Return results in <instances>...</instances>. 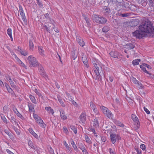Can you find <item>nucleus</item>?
Segmentation results:
<instances>
[{
    "label": "nucleus",
    "instance_id": "nucleus-54",
    "mask_svg": "<svg viewBox=\"0 0 154 154\" xmlns=\"http://www.w3.org/2000/svg\"><path fill=\"white\" fill-rule=\"evenodd\" d=\"M9 82L10 84V85L11 86L14 88H16V86L15 85L14 83V82L12 80L10 81Z\"/></svg>",
    "mask_w": 154,
    "mask_h": 154
},
{
    "label": "nucleus",
    "instance_id": "nucleus-33",
    "mask_svg": "<svg viewBox=\"0 0 154 154\" xmlns=\"http://www.w3.org/2000/svg\"><path fill=\"white\" fill-rule=\"evenodd\" d=\"M34 44L32 41L31 40L29 41V50L31 51L33 50Z\"/></svg>",
    "mask_w": 154,
    "mask_h": 154
},
{
    "label": "nucleus",
    "instance_id": "nucleus-10",
    "mask_svg": "<svg viewBox=\"0 0 154 154\" xmlns=\"http://www.w3.org/2000/svg\"><path fill=\"white\" fill-rule=\"evenodd\" d=\"M76 41L79 43V44L82 47H83L85 43L82 39L79 36H76Z\"/></svg>",
    "mask_w": 154,
    "mask_h": 154
},
{
    "label": "nucleus",
    "instance_id": "nucleus-9",
    "mask_svg": "<svg viewBox=\"0 0 154 154\" xmlns=\"http://www.w3.org/2000/svg\"><path fill=\"white\" fill-rule=\"evenodd\" d=\"M38 70L40 74L44 77H46L47 75L44 71V70L43 67H42L41 65L40 64V66H38Z\"/></svg>",
    "mask_w": 154,
    "mask_h": 154
},
{
    "label": "nucleus",
    "instance_id": "nucleus-34",
    "mask_svg": "<svg viewBox=\"0 0 154 154\" xmlns=\"http://www.w3.org/2000/svg\"><path fill=\"white\" fill-rule=\"evenodd\" d=\"M71 143L74 149L77 152L78 151V149L77 146L75 145V142L73 140H71Z\"/></svg>",
    "mask_w": 154,
    "mask_h": 154
},
{
    "label": "nucleus",
    "instance_id": "nucleus-25",
    "mask_svg": "<svg viewBox=\"0 0 154 154\" xmlns=\"http://www.w3.org/2000/svg\"><path fill=\"white\" fill-rule=\"evenodd\" d=\"M139 20L138 19H135L132 21L131 23L133 26H136L139 23Z\"/></svg>",
    "mask_w": 154,
    "mask_h": 154
},
{
    "label": "nucleus",
    "instance_id": "nucleus-41",
    "mask_svg": "<svg viewBox=\"0 0 154 154\" xmlns=\"http://www.w3.org/2000/svg\"><path fill=\"white\" fill-rule=\"evenodd\" d=\"M40 127L42 128H45L46 126V125L44 123V122L42 120V121L39 122L38 123Z\"/></svg>",
    "mask_w": 154,
    "mask_h": 154
},
{
    "label": "nucleus",
    "instance_id": "nucleus-55",
    "mask_svg": "<svg viewBox=\"0 0 154 154\" xmlns=\"http://www.w3.org/2000/svg\"><path fill=\"white\" fill-rule=\"evenodd\" d=\"M17 115L22 120H23L24 119V117L19 112L17 113Z\"/></svg>",
    "mask_w": 154,
    "mask_h": 154
},
{
    "label": "nucleus",
    "instance_id": "nucleus-46",
    "mask_svg": "<svg viewBox=\"0 0 154 154\" xmlns=\"http://www.w3.org/2000/svg\"><path fill=\"white\" fill-rule=\"evenodd\" d=\"M20 53L21 55L26 56L28 54V52L26 51H20Z\"/></svg>",
    "mask_w": 154,
    "mask_h": 154
},
{
    "label": "nucleus",
    "instance_id": "nucleus-59",
    "mask_svg": "<svg viewBox=\"0 0 154 154\" xmlns=\"http://www.w3.org/2000/svg\"><path fill=\"white\" fill-rule=\"evenodd\" d=\"M135 149L137 152V154H141V150L138 148H135Z\"/></svg>",
    "mask_w": 154,
    "mask_h": 154
},
{
    "label": "nucleus",
    "instance_id": "nucleus-6",
    "mask_svg": "<svg viewBox=\"0 0 154 154\" xmlns=\"http://www.w3.org/2000/svg\"><path fill=\"white\" fill-rule=\"evenodd\" d=\"M110 137L111 141L113 144H114L116 141H119L121 140L120 135L116 134L110 133Z\"/></svg>",
    "mask_w": 154,
    "mask_h": 154
},
{
    "label": "nucleus",
    "instance_id": "nucleus-2",
    "mask_svg": "<svg viewBox=\"0 0 154 154\" xmlns=\"http://www.w3.org/2000/svg\"><path fill=\"white\" fill-rule=\"evenodd\" d=\"M27 60L29 61V66L30 68L40 66V64L39 63L36 58L34 57L32 55H30L28 56L27 57Z\"/></svg>",
    "mask_w": 154,
    "mask_h": 154
},
{
    "label": "nucleus",
    "instance_id": "nucleus-32",
    "mask_svg": "<svg viewBox=\"0 0 154 154\" xmlns=\"http://www.w3.org/2000/svg\"><path fill=\"white\" fill-rule=\"evenodd\" d=\"M140 66L141 69L145 72L148 74H150V73L146 70L145 67L143 65V64L142 65H140Z\"/></svg>",
    "mask_w": 154,
    "mask_h": 154
},
{
    "label": "nucleus",
    "instance_id": "nucleus-30",
    "mask_svg": "<svg viewBox=\"0 0 154 154\" xmlns=\"http://www.w3.org/2000/svg\"><path fill=\"white\" fill-rule=\"evenodd\" d=\"M7 34L11 38V40L13 41V38L12 35V30L11 28H8L7 29Z\"/></svg>",
    "mask_w": 154,
    "mask_h": 154
},
{
    "label": "nucleus",
    "instance_id": "nucleus-23",
    "mask_svg": "<svg viewBox=\"0 0 154 154\" xmlns=\"http://www.w3.org/2000/svg\"><path fill=\"white\" fill-rule=\"evenodd\" d=\"M49 19L50 20V21H49V23H48V24L49 23H49H50L52 25V27L51 28V29L52 30H53V29H54L55 28V22L53 19H52L51 18H49Z\"/></svg>",
    "mask_w": 154,
    "mask_h": 154
},
{
    "label": "nucleus",
    "instance_id": "nucleus-8",
    "mask_svg": "<svg viewBox=\"0 0 154 154\" xmlns=\"http://www.w3.org/2000/svg\"><path fill=\"white\" fill-rule=\"evenodd\" d=\"M19 11L20 14L22 19L23 21L24 22L26 21V20L25 16V13L21 6H19Z\"/></svg>",
    "mask_w": 154,
    "mask_h": 154
},
{
    "label": "nucleus",
    "instance_id": "nucleus-62",
    "mask_svg": "<svg viewBox=\"0 0 154 154\" xmlns=\"http://www.w3.org/2000/svg\"><path fill=\"white\" fill-rule=\"evenodd\" d=\"M140 147L143 150H144L146 149V146L144 144H141L140 146Z\"/></svg>",
    "mask_w": 154,
    "mask_h": 154
},
{
    "label": "nucleus",
    "instance_id": "nucleus-38",
    "mask_svg": "<svg viewBox=\"0 0 154 154\" xmlns=\"http://www.w3.org/2000/svg\"><path fill=\"white\" fill-rule=\"evenodd\" d=\"M5 133L8 135L9 137L11 139H13V136L11 134V133L8 130H5L4 131Z\"/></svg>",
    "mask_w": 154,
    "mask_h": 154
},
{
    "label": "nucleus",
    "instance_id": "nucleus-37",
    "mask_svg": "<svg viewBox=\"0 0 154 154\" xmlns=\"http://www.w3.org/2000/svg\"><path fill=\"white\" fill-rule=\"evenodd\" d=\"M109 30V27L108 26H105L102 28V31L104 32H106Z\"/></svg>",
    "mask_w": 154,
    "mask_h": 154
},
{
    "label": "nucleus",
    "instance_id": "nucleus-27",
    "mask_svg": "<svg viewBox=\"0 0 154 154\" xmlns=\"http://www.w3.org/2000/svg\"><path fill=\"white\" fill-rule=\"evenodd\" d=\"M140 60V59H137L134 60L132 62V64L134 66L137 65L139 64Z\"/></svg>",
    "mask_w": 154,
    "mask_h": 154
},
{
    "label": "nucleus",
    "instance_id": "nucleus-52",
    "mask_svg": "<svg viewBox=\"0 0 154 154\" xmlns=\"http://www.w3.org/2000/svg\"><path fill=\"white\" fill-rule=\"evenodd\" d=\"M21 66H22L25 69L27 68V66L21 61L19 63Z\"/></svg>",
    "mask_w": 154,
    "mask_h": 154
},
{
    "label": "nucleus",
    "instance_id": "nucleus-53",
    "mask_svg": "<svg viewBox=\"0 0 154 154\" xmlns=\"http://www.w3.org/2000/svg\"><path fill=\"white\" fill-rule=\"evenodd\" d=\"M11 119L12 120L11 122L13 124H15V125H16L17 124L18 125L16 119L13 117L11 118Z\"/></svg>",
    "mask_w": 154,
    "mask_h": 154
},
{
    "label": "nucleus",
    "instance_id": "nucleus-15",
    "mask_svg": "<svg viewBox=\"0 0 154 154\" xmlns=\"http://www.w3.org/2000/svg\"><path fill=\"white\" fill-rule=\"evenodd\" d=\"M82 60L85 65V66L87 68L88 67L89 65L87 59L85 57H82Z\"/></svg>",
    "mask_w": 154,
    "mask_h": 154
},
{
    "label": "nucleus",
    "instance_id": "nucleus-4",
    "mask_svg": "<svg viewBox=\"0 0 154 154\" xmlns=\"http://www.w3.org/2000/svg\"><path fill=\"white\" fill-rule=\"evenodd\" d=\"M94 67L93 68V69L96 75V77H95V79H98L99 80H101L102 77L100 75L99 72V69L101 68V67L98 62L94 63Z\"/></svg>",
    "mask_w": 154,
    "mask_h": 154
},
{
    "label": "nucleus",
    "instance_id": "nucleus-35",
    "mask_svg": "<svg viewBox=\"0 0 154 154\" xmlns=\"http://www.w3.org/2000/svg\"><path fill=\"white\" fill-rule=\"evenodd\" d=\"M100 109L104 114H106V112L109 109L103 106H101Z\"/></svg>",
    "mask_w": 154,
    "mask_h": 154
},
{
    "label": "nucleus",
    "instance_id": "nucleus-58",
    "mask_svg": "<svg viewBox=\"0 0 154 154\" xmlns=\"http://www.w3.org/2000/svg\"><path fill=\"white\" fill-rule=\"evenodd\" d=\"M93 109L94 112L95 113L96 115H99V112L96 107V108H94V109Z\"/></svg>",
    "mask_w": 154,
    "mask_h": 154
},
{
    "label": "nucleus",
    "instance_id": "nucleus-45",
    "mask_svg": "<svg viewBox=\"0 0 154 154\" xmlns=\"http://www.w3.org/2000/svg\"><path fill=\"white\" fill-rule=\"evenodd\" d=\"M13 128L18 135H19L20 134V130L15 126L13 127Z\"/></svg>",
    "mask_w": 154,
    "mask_h": 154
},
{
    "label": "nucleus",
    "instance_id": "nucleus-28",
    "mask_svg": "<svg viewBox=\"0 0 154 154\" xmlns=\"http://www.w3.org/2000/svg\"><path fill=\"white\" fill-rule=\"evenodd\" d=\"M64 144V146H65L66 148L67 149L69 153L72 152V149L69 146V145L66 143V141H64L63 142Z\"/></svg>",
    "mask_w": 154,
    "mask_h": 154
},
{
    "label": "nucleus",
    "instance_id": "nucleus-21",
    "mask_svg": "<svg viewBox=\"0 0 154 154\" xmlns=\"http://www.w3.org/2000/svg\"><path fill=\"white\" fill-rule=\"evenodd\" d=\"M45 109L49 113H51L53 115L54 113V110L50 106L45 107Z\"/></svg>",
    "mask_w": 154,
    "mask_h": 154
},
{
    "label": "nucleus",
    "instance_id": "nucleus-42",
    "mask_svg": "<svg viewBox=\"0 0 154 154\" xmlns=\"http://www.w3.org/2000/svg\"><path fill=\"white\" fill-rule=\"evenodd\" d=\"M48 149L50 154H54V150L51 146H48Z\"/></svg>",
    "mask_w": 154,
    "mask_h": 154
},
{
    "label": "nucleus",
    "instance_id": "nucleus-40",
    "mask_svg": "<svg viewBox=\"0 0 154 154\" xmlns=\"http://www.w3.org/2000/svg\"><path fill=\"white\" fill-rule=\"evenodd\" d=\"M51 27V26L49 25V24L48 23V27L46 25H45L43 26V27H44L43 28L44 29H46L47 31L49 32V33H50V30L49 29Z\"/></svg>",
    "mask_w": 154,
    "mask_h": 154
},
{
    "label": "nucleus",
    "instance_id": "nucleus-1",
    "mask_svg": "<svg viewBox=\"0 0 154 154\" xmlns=\"http://www.w3.org/2000/svg\"><path fill=\"white\" fill-rule=\"evenodd\" d=\"M139 27V29L144 32L146 35H152L154 33L153 24L148 20L143 22Z\"/></svg>",
    "mask_w": 154,
    "mask_h": 154
},
{
    "label": "nucleus",
    "instance_id": "nucleus-51",
    "mask_svg": "<svg viewBox=\"0 0 154 154\" xmlns=\"http://www.w3.org/2000/svg\"><path fill=\"white\" fill-rule=\"evenodd\" d=\"M90 105L91 107L93 109L96 107L95 105L91 101L90 102Z\"/></svg>",
    "mask_w": 154,
    "mask_h": 154
},
{
    "label": "nucleus",
    "instance_id": "nucleus-60",
    "mask_svg": "<svg viewBox=\"0 0 154 154\" xmlns=\"http://www.w3.org/2000/svg\"><path fill=\"white\" fill-rule=\"evenodd\" d=\"M7 89L9 93L11 94H13L14 91H13L12 89L10 87Z\"/></svg>",
    "mask_w": 154,
    "mask_h": 154
},
{
    "label": "nucleus",
    "instance_id": "nucleus-13",
    "mask_svg": "<svg viewBox=\"0 0 154 154\" xmlns=\"http://www.w3.org/2000/svg\"><path fill=\"white\" fill-rule=\"evenodd\" d=\"M103 12L105 15H108L110 12V9L109 8L105 7L103 8Z\"/></svg>",
    "mask_w": 154,
    "mask_h": 154
},
{
    "label": "nucleus",
    "instance_id": "nucleus-31",
    "mask_svg": "<svg viewBox=\"0 0 154 154\" xmlns=\"http://www.w3.org/2000/svg\"><path fill=\"white\" fill-rule=\"evenodd\" d=\"M29 97L32 103L35 104L37 103L36 100L34 96L30 95L29 96Z\"/></svg>",
    "mask_w": 154,
    "mask_h": 154
},
{
    "label": "nucleus",
    "instance_id": "nucleus-12",
    "mask_svg": "<svg viewBox=\"0 0 154 154\" xmlns=\"http://www.w3.org/2000/svg\"><path fill=\"white\" fill-rule=\"evenodd\" d=\"M60 113V116L62 119L65 120L67 119V116L65 115V113L64 110L62 109L59 110Z\"/></svg>",
    "mask_w": 154,
    "mask_h": 154
},
{
    "label": "nucleus",
    "instance_id": "nucleus-3",
    "mask_svg": "<svg viewBox=\"0 0 154 154\" xmlns=\"http://www.w3.org/2000/svg\"><path fill=\"white\" fill-rule=\"evenodd\" d=\"M93 20L96 22L101 24L106 23L107 21L105 17L96 14L93 15Z\"/></svg>",
    "mask_w": 154,
    "mask_h": 154
},
{
    "label": "nucleus",
    "instance_id": "nucleus-11",
    "mask_svg": "<svg viewBox=\"0 0 154 154\" xmlns=\"http://www.w3.org/2000/svg\"><path fill=\"white\" fill-rule=\"evenodd\" d=\"M80 120L82 122L84 123L86 120V115L85 112H82L79 117Z\"/></svg>",
    "mask_w": 154,
    "mask_h": 154
},
{
    "label": "nucleus",
    "instance_id": "nucleus-22",
    "mask_svg": "<svg viewBox=\"0 0 154 154\" xmlns=\"http://www.w3.org/2000/svg\"><path fill=\"white\" fill-rule=\"evenodd\" d=\"M38 49L39 54L42 56H44V51L43 48L41 47L38 46Z\"/></svg>",
    "mask_w": 154,
    "mask_h": 154
},
{
    "label": "nucleus",
    "instance_id": "nucleus-7",
    "mask_svg": "<svg viewBox=\"0 0 154 154\" xmlns=\"http://www.w3.org/2000/svg\"><path fill=\"white\" fill-rule=\"evenodd\" d=\"M132 33L133 36L139 39L144 37L146 35L144 32L140 31L139 29L136 30Z\"/></svg>",
    "mask_w": 154,
    "mask_h": 154
},
{
    "label": "nucleus",
    "instance_id": "nucleus-20",
    "mask_svg": "<svg viewBox=\"0 0 154 154\" xmlns=\"http://www.w3.org/2000/svg\"><path fill=\"white\" fill-rule=\"evenodd\" d=\"M137 2L143 6H145L147 5L146 0H136Z\"/></svg>",
    "mask_w": 154,
    "mask_h": 154
},
{
    "label": "nucleus",
    "instance_id": "nucleus-63",
    "mask_svg": "<svg viewBox=\"0 0 154 154\" xmlns=\"http://www.w3.org/2000/svg\"><path fill=\"white\" fill-rule=\"evenodd\" d=\"M152 7H154V0H148Z\"/></svg>",
    "mask_w": 154,
    "mask_h": 154
},
{
    "label": "nucleus",
    "instance_id": "nucleus-14",
    "mask_svg": "<svg viewBox=\"0 0 154 154\" xmlns=\"http://www.w3.org/2000/svg\"><path fill=\"white\" fill-rule=\"evenodd\" d=\"M28 145L32 148V149H35V150H36L37 149V146L34 145L33 143H32V142L30 140H28Z\"/></svg>",
    "mask_w": 154,
    "mask_h": 154
},
{
    "label": "nucleus",
    "instance_id": "nucleus-47",
    "mask_svg": "<svg viewBox=\"0 0 154 154\" xmlns=\"http://www.w3.org/2000/svg\"><path fill=\"white\" fill-rule=\"evenodd\" d=\"M71 57L73 60H75L77 57V55L75 53V52L72 51L71 53Z\"/></svg>",
    "mask_w": 154,
    "mask_h": 154
},
{
    "label": "nucleus",
    "instance_id": "nucleus-18",
    "mask_svg": "<svg viewBox=\"0 0 154 154\" xmlns=\"http://www.w3.org/2000/svg\"><path fill=\"white\" fill-rule=\"evenodd\" d=\"M28 131L35 138H38V135L33 131L32 128H30L28 129Z\"/></svg>",
    "mask_w": 154,
    "mask_h": 154
},
{
    "label": "nucleus",
    "instance_id": "nucleus-24",
    "mask_svg": "<svg viewBox=\"0 0 154 154\" xmlns=\"http://www.w3.org/2000/svg\"><path fill=\"white\" fill-rule=\"evenodd\" d=\"M117 54L118 53L117 52L115 51H111L109 53V55L110 56L114 58H118Z\"/></svg>",
    "mask_w": 154,
    "mask_h": 154
},
{
    "label": "nucleus",
    "instance_id": "nucleus-61",
    "mask_svg": "<svg viewBox=\"0 0 154 154\" xmlns=\"http://www.w3.org/2000/svg\"><path fill=\"white\" fill-rule=\"evenodd\" d=\"M36 1L38 5L42 8L43 6L42 4L40 2L39 0H36Z\"/></svg>",
    "mask_w": 154,
    "mask_h": 154
},
{
    "label": "nucleus",
    "instance_id": "nucleus-29",
    "mask_svg": "<svg viewBox=\"0 0 154 154\" xmlns=\"http://www.w3.org/2000/svg\"><path fill=\"white\" fill-rule=\"evenodd\" d=\"M33 91L39 97H40L42 98H43V96L40 93V91L37 89L35 88L33 89Z\"/></svg>",
    "mask_w": 154,
    "mask_h": 154
},
{
    "label": "nucleus",
    "instance_id": "nucleus-5",
    "mask_svg": "<svg viewBox=\"0 0 154 154\" xmlns=\"http://www.w3.org/2000/svg\"><path fill=\"white\" fill-rule=\"evenodd\" d=\"M131 119L134 122V127L136 130H137L140 126L139 121L135 114H132Z\"/></svg>",
    "mask_w": 154,
    "mask_h": 154
},
{
    "label": "nucleus",
    "instance_id": "nucleus-44",
    "mask_svg": "<svg viewBox=\"0 0 154 154\" xmlns=\"http://www.w3.org/2000/svg\"><path fill=\"white\" fill-rule=\"evenodd\" d=\"M70 128L75 134L77 133V130L75 126L73 125L71 126Z\"/></svg>",
    "mask_w": 154,
    "mask_h": 154
},
{
    "label": "nucleus",
    "instance_id": "nucleus-50",
    "mask_svg": "<svg viewBox=\"0 0 154 154\" xmlns=\"http://www.w3.org/2000/svg\"><path fill=\"white\" fill-rule=\"evenodd\" d=\"M90 130L94 133V136L97 138L98 136L97 135V133L95 131V129L93 128H91L90 129Z\"/></svg>",
    "mask_w": 154,
    "mask_h": 154
},
{
    "label": "nucleus",
    "instance_id": "nucleus-19",
    "mask_svg": "<svg viewBox=\"0 0 154 154\" xmlns=\"http://www.w3.org/2000/svg\"><path fill=\"white\" fill-rule=\"evenodd\" d=\"M93 126L96 128H98L99 127V122L97 119H95L93 122Z\"/></svg>",
    "mask_w": 154,
    "mask_h": 154
},
{
    "label": "nucleus",
    "instance_id": "nucleus-16",
    "mask_svg": "<svg viewBox=\"0 0 154 154\" xmlns=\"http://www.w3.org/2000/svg\"><path fill=\"white\" fill-rule=\"evenodd\" d=\"M104 114L110 119H112L113 117V114L109 109H108L106 112V114Z\"/></svg>",
    "mask_w": 154,
    "mask_h": 154
},
{
    "label": "nucleus",
    "instance_id": "nucleus-39",
    "mask_svg": "<svg viewBox=\"0 0 154 154\" xmlns=\"http://www.w3.org/2000/svg\"><path fill=\"white\" fill-rule=\"evenodd\" d=\"M2 120L5 123H7V120L5 118V116L2 114H0Z\"/></svg>",
    "mask_w": 154,
    "mask_h": 154
},
{
    "label": "nucleus",
    "instance_id": "nucleus-43",
    "mask_svg": "<svg viewBox=\"0 0 154 154\" xmlns=\"http://www.w3.org/2000/svg\"><path fill=\"white\" fill-rule=\"evenodd\" d=\"M85 139L86 142L89 144L91 143V141L89 137L86 135H85Z\"/></svg>",
    "mask_w": 154,
    "mask_h": 154
},
{
    "label": "nucleus",
    "instance_id": "nucleus-17",
    "mask_svg": "<svg viewBox=\"0 0 154 154\" xmlns=\"http://www.w3.org/2000/svg\"><path fill=\"white\" fill-rule=\"evenodd\" d=\"M29 111L30 112H34V106L31 103H29L28 104Z\"/></svg>",
    "mask_w": 154,
    "mask_h": 154
},
{
    "label": "nucleus",
    "instance_id": "nucleus-48",
    "mask_svg": "<svg viewBox=\"0 0 154 154\" xmlns=\"http://www.w3.org/2000/svg\"><path fill=\"white\" fill-rule=\"evenodd\" d=\"M137 85L138 87L141 89H143L144 88V87L143 86L142 84L139 81L138 82V83L137 84Z\"/></svg>",
    "mask_w": 154,
    "mask_h": 154
},
{
    "label": "nucleus",
    "instance_id": "nucleus-56",
    "mask_svg": "<svg viewBox=\"0 0 154 154\" xmlns=\"http://www.w3.org/2000/svg\"><path fill=\"white\" fill-rule=\"evenodd\" d=\"M132 81L134 83L136 84H137V83L139 82V81L137 80L134 77H133L132 78Z\"/></svg>",
    "mask_w": 154,
    "mask_h": 154
},
{
    "label": "nucleus",
    "instance_id": "nucleus-49",
    "mask_svg": "<svg viewBox=\"0 0 154 154\" xmlns=\"http://www.w3.org/2000/svg\"><path fill=\"white\" fill-rule=\"evenodd\" d=\"M33 117L34 118L36 122L38 120H39L40 118H41L40 117L38 116L37 115L35 114H33Z\"/></svg>",
    "mask_w": 154,
    "mask_h": 154
},
{
    "label": "nucleus",
    "instance_id": "nucleus-26",
    "mask_svg": "<svg viewBox=\"0 0 154 154\" xmlns=\"http://www.w3.org/2000/svg\"><path fill=\"white\" fill-rule=\"evenodd\" d=\"M57 98L58 101L60 102L61 106L63 107L65 106L66 105L63 101L61 97L59 95H57Z\"/></svg>",
    "mask_w": 154,
    "mask_h": 154
},
{
    "label": "nucleus",
    "instance_id": "nucleus-57",
    "mask_svg": "<svg viewBox=\"0 0 154 154\" xmlns=\"http://www.w3.org/2000/svg\"><path fill=\"white\" fill-rule=\"evenodd\" d=\"M102 141L103 142H105L106 140V138L105 136H102L101 137Z\"/></svg>",
    "mask_w": 154,
    "mask_h": 154
},
{
    "label": "nucleus",
    "instance_id": "nucleus-36",
    "mask_svg": "<svg viewBox=\"0 0 154 154\" xmlns=\"http://www.w3.org/2000/svg\"><path fill=\"white\" fill-rule=\"evenodd\" d=\"M126 48L129 49H131L134 48V46L131 43H129L126 45Z\"/></svg>",
    "mask_w": 154,
    "mask_h": 154
},
{
    "label": "nucleus",
    "instance_id": "nucleus-64",
    "mask_svg": "<svg viewBox=\"0 0 154 154\" xmlns=\"http://www.w3.org/2000/svg\"><path fill=\"white\" fill-rule=\"evenodd\" d=\"M109 151L110 154H115L114 151L111 148H109Z\"/></svg>",
    "mask_w": 154,
    "mask_h": 154
}]
</instances>
